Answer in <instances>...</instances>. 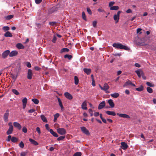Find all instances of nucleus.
<instances>
[{"instance_id": "obj_56", "label": "nucleus", "mask_w": 156, "mask_h": 156, "mask_svg": "<svg viewBox=\"0 0 156 156\" xmlns=\"http://www.w3.org/2000/svg\"><path fill=\"white\" fill-rule=\"evenodd\" d=\"M87 11L89 14L91 15L92 14V12L90 9L88 8H87Z\"/></svg>"}, {"instance_id": "obj_54", "label": "nucleus", "mask_w": 156, "mask_h": 156, "mask_svg": "<svg viewBox=\"0 0 156 156\" xmlns=\"http://www.w3.org/2000/svg\"><path fill=\"white\" fill-rule=\"evenodd\" d=\"M115 4V2H111L109 3V7H112Z\"/></svg>"}, {"instance_id": "obj_8", "label": "nucleus", "mask_w": 156, "mask_h": 156, "mask_svg": "<svg viewBox=\"0 0 156 156\" xmlns=\"http://www.w3.org/2000/svg\"><path fill=\"white\" fill-rule=\"evenodd\" d=\"M64 96L66 98L69 100H71L73 99L72 96L69 92H66L64 93Z\"/></svg>"}, {"instance_id": "obj_4", "label": "nucleus", "mask_w": 156, "mask_h": 156, "mask_svg": "<svg viewBox=\"0 0 156 156\" xmlns=\"http://www.w3.org/2000/svg\"><path fill=\"white\" fill-rule=\"evenodd\" d=\"M10 51L9 50H7L5 51L2 55V58L5 59L6 58L8 55H9Z\"/></svg>"}, {"instance_id": "obj_29", "label": "nucleus", "mask_w": 156, "mask_h": 156, "mask_svg": "<svg viewBox=\"0 0 156 156\" xmlns=\"http://www.w3.org/2000/svg\"><path fill=\"white\" fill-rule=\"evenodd\" d=\"M119 9V6H113L111 7L110 8V9L111 10H117Z\"/></svg>"}, {"instance_id": "obj_3", "label": "nucleus", "mask_w": 156, "mask_h": 156, "mask_svg": "<svg viewBox=\"0 0 156 156\" xmlns=\"http://www.w3.org/2000/svg\"><path fill=\"white\" fill-rule=\"evenodd\" d=\"M57 132L61 135H65L66 133V130L63 128H59L57 129Z\"/></svg>"}, {"instance_id": "obj_19", "label": "nucleus", "mask_w": 156, "mask_h": 156, "mask_svg": "<svg viewBox=\"0 0 156 156\" xmlns=\"http://www.w3.org/2000/svg\"><path fill=\"white\" fill-rule=\"evenodd\" d=\"M83 70L87 75L90 74L91 71V69H90L84 68L83 69Z\"/></svg>"}, {"instance_id": "obj_6", "label": "nucleus", "mask_w": 156, "mask_h": 156, "mask_svg": "<svg viewBox=\"0 0 156 156\" xmlns=\"http://www.w3.org/2000/svg\"><path fill=\"white\" fill-rule=\"evenodd\" d=\"M117 115L119 117L123 118H126L127 119H129L130 118V116L129 115L125 114L117 113Z\"/></svg>"}, {"instance_id": "obj_58", "label": "nucleus", "mask_w": 156, "mask_h": 156, "mask_svg": "<svg viewBox=\"0 0 156 156\" xmlns=\"http://www.w3.org/2000/svg\"><path fill=\"white\" fill-rule=\"evenodd\" d=\"M42 1V0H35V3L37 4H40Z\"/></svg>"}, {"instance_id": "obj_62", "label": "nucleus", "mask_w": 156, "mask_h": 156, "mask_svg": "<svg viewBox=\"0 0 156 156\" xmlns=\"http://www.w3.org/2000/svg\"><path fill=\"white\" fill-rule=\"evenodd\" d=\"M34 69L36 70L37 71H38L41 69L38 66H35Z\"/></svg>"}, {"instance_id": "obj_43", "label": "nucleus", "mask_w": 156, "mask_h": 156, "mask_svg": "<svg viewBox=\"0 0 156 156\" xmlns=\"http://www.w3.org/2000/svg\"><path fill=\"white\" fill-rule=\"evenodd\" d=\"M13 17V15H9L7 16L6 17V19L7 20H9L12 18Z\"/></svg>"}, {"instance_id": "obj_59", "label": "nucleus", "mask_w": 156, "mask_h": 156, "mask_svg": "<svg viewBox=\"0 0 156 156\" xmlns=\"http://www.w3.org/2000/svg\"><path fill=\"white\" fill-rule=\"evenodd\" d=\"M36 131L38 132V133L40 134L41 132L40 128L39 127H37L36 128Z\"/></svg>"}, {"instance_id": "obj_64", "label": "nucleus", "mask_w": 156, "mask_h": 156, "mask_svg": "<svg viewBox=\"0 0 156 156\" xmlns=\"http://www.w3.org/2000/svg\"><path fill=\"white\" fill-rule=\"evenodd\" d=\"M142 29L141 28H138L137 29V33H139L140 34L141 33V32H140L141 30Z\"/></svg>"}, {"instance_id": "obj_44", "label": "nucleus", "mask_w": 156, "mask_h": 156, "mask_svg": "<svg viewBox=\"0 0 156 156\" xmlns=\"http://www.w3.org/2000/svg\"><path fill=\"white\" fill-rule=\"evenodd\" d=\"M56 22H50L49 23V25L51 26H53L56 24Z\"/></svg>"}, {"instance_id": "obj_18", "label": "nucleus", "mask_w": 156, "mask_h": 156, "mask_svg": "<svg viewBox=\"0 0 156 156\" xmlns=\"http://www.w3.org/2000/svg\"><path fill=\"white\" fill-rule=\"evenodd\" d=\"M9 115V113L8 112H6L5 113L4 115V121L5 122H7L8 121V117Z\"/></svg>"}, {"instance_id": "obj_10", "label": "nucleus", "mask_w": 156, "mask_h": 156, "mask_svg": "<svg viewBox=\"0 0 156 156\" xmlns=\"http://www.w3.org/2000/svg\"><path fill=\"white\" fill-rule=\"evenodd\" d=\"M105 106V101H103L101 102L99 104L98 108V109H101L103 108Z\"/></svg>"}, {"instance_id": "obj_50", "label": "nucleus", "mask_w": 156, "mask_h": 156, "mask_svg": "<svg viewBox=\"0 0 156 156\" xmlns=\"http://www.w3.org/2000/svg\"><path fill=\"white\" fill-rule=\"evenodd\" d=\"M26 64L27 66L28 67L30 68L31 67V66L30 63V62H26Z\"/></svg>"}, {"instance_id": "obj_37", "label": "nucleus", "mask_w": 156, "mask_h": 156, "mask_svg": "<svg viewBox=\"0 0 156 156\" xmlns=\"http://www.w3.org/2000/svg\"><path fill=\"white\" fill-rule=\"evenodd\" d=\"M82 153L80 152H77L74 154L73 156H81Z\"/></svg>"}, {"instance_id": "obj_34", "label": "nucleus", "mask_w": 156, "mask_h": 156, "mask_svg": "<svg viewBox=\"0 0 156 156\" xmlns=\"http://www.w3.org/2000/svg\"><path fill=\"white\" fill-rule=\"evenodd\" d=\"M18 141V139L16 138V137L13 136L11 138V141L15 143L17 142Z\"/></svg>"}, {"instance_id": "obj_15", "label": "nucleus", "mask_w": 156, "mask_h": 156, "mask_svg": "<svg viewBox=\"0 0 156 156\" xmlns=\"http://www.w3.org/2000/svg\"><path fill=\"white\" fill-rule=\"evenodd\" d=\"M29 140L31 144L37 146L39 144L38 142L30 138L29 139Z\"/></svg>"}, {"instance_id": "obj_52", "label": "nucleus", "mask_w": 156, "mask_h": 156, "mask_svg": "<svg viewBox=\"0 0 156 156\" xmlns=\"http://www.w3.org/2000/svg\"><path fill=\"white\" fill-rule=\"evenodd\" d=\"M11 135H9L8 136L7 139L6 140V141L9 142L11 140Z\"/></svg>"}, {"instance_id": "obj_9", "label": "nucleus", "mask_w": 156, "mask_h": 156, "mask_svg": "<svg viewBox=\"0 0 156 156\" xmlns=\"http://www.w3.org/2000/svg\"><path fill=\"white\" fill-rule=\"evenodd\" d=\"M33 73L32 70L31 69H29L27 72V78L28 79L30 80L32 79Z\"/></svg>"}, {"instance_id": "obj_33", "label": "nucleus", "mask_w": 156, "mask_h": 156, "mask_svg": "<svg viewBox=\"0 0 156 156\" xmlns=\"http://www.w3.org/2000/svg\"><path fill=\"white\" fill-rule=\"evenodd\" d=\"M64 57L65 58H67L69 60H70L72 59L73 57V56L71 55H69L68 54H66L64 56Z\"/></svg>"}, {"instance_id": "obj_47", "label": "nucleus", "mask_w": 156, "mask_h": 156, "mask_svg": "<svg viewBox=\"0 0 156 156\" xmlns=\"http://www.w3.org/2000/svg\"><path fill=\"white\" fill-rule=\"evenodd\" d=\"M57 99L59 105V106L62 105V101L60 98H58Z\"/></svg>"}, {"instance_id": "obj_20", "label": "nucleus", "mask_w": 156, "mask_h": 156, "mask_svg": "<svg viewBox=\"0 0 156 156\" xmlns=\"http://www.w3.org/2000/svg\"><path fill=\"white\" fill-rule=\"evenodd\" d=\"M49 132L54 137H57L58 136V134L56 132H54L52 129H50Z\"/></svg>"}, {"instance_id": "obj_13", "label": "nucleus", "mask_w": 156, "mask_h": 156, "mask_svg": "<svg viewBox=\"0 0 156 156\" xmlns=\"http://www.w3.org/2000/svg\"><path fill=\"white\" fill-rule=\"evenodd\" d=\"M108 103L110 106L111 108H113L115 106V104L113 102L112 100L111 99H109L108 101Z\"/></svg>"}, {"instance_id": "obj_42", "label": "nucleus", "mask_w": 156, "mask_h": 156, "mask_svg": "<svg viewBox=\"0 0 156 156\" xmlns=\"http://www.w3.org/2000/svg\"><path fill=\"white\" fill-rule=\"evenodd\" d=\"M9 29V27L8 26H4L3 28V29L4 31H8Z\"/></svg>"}, {"instance_id": "obj_41", "label": "nucleus", "mask_w": 156, "mask_h": 156, "mask_svg": "<svg viewBox=\"0 0 156 156\" xmlns=\"http://www.w3.org/2000/svg\"><path fill=\"white\" fill-rule=\"evenodd\" d=\"M27 99L26 98H24L22 100L23 104H27Z\"/></svg>"}, {"instance_id": "obj_11", "label": "nucleus", "mask_w": 156, "mask_h": 156, "mask_svg": "<svg viewBox=\"0 0 156 156\" xmlns=\"http://www.w3.org/2000/svg\"><path fill=\"white\" fill-rule=\"evenodd\" d=\"M13 124L14 127L17 128L19 130H20L21 129L22 126L19 123L16 122H14L13 123Z\"/></svg>"}, {"instance_id": "obj_51", "label": "nucleus", "mask_w": 156, "mask_h": 156, "mask_svg": "<svg viewBox=\"0 0 156 156\" xmlns=\"http://www.w3.org/2000/svg\"><path fill=\"white\" fill-rule=\"evenodd\" d=\"M97 22L96 21H94L93 22V26L94 27H95L96 26Z\"/></svg>"}, {"instance_id": "obj_28", "label": "nucleus", "mask_w": 156, "mask_h": 156, "mask_svg": "<svg viewBox=\"0 0 156 156\" xmlns=\"http://www.w3.org/2000/svg\"><path fill=\"white\" fill-rule=\"evenodd\" d=\"M74 83L75 84L77 85L79 83V79L76 76H75L74 77Z\"/></svg>"}, {"instance_id": "obj_22", "label": "nucleus", "mask_w": 156, "mask_h": 156, "mask_svg": "<svg viewBox=\"0 0 156 156\" xmlns=\"http://www.w3.org/2000/svg\"><path fill=\"white\" fill-rule=\"evenodd\" d=\"M103 88V89L102 90L105 91H106L109 88V87L107 83H105L104 84Z\"/></svg>"}, {"instance_id": "obj_63", "label": "nucleus", "mask_w": 156, "mask_h": 156, "mask_svg": "<svg viewBox=\"0 0 156 156\" xmlns=\"http://www.w3.org/2000/svg\"><path fill=\"white\" fill-rule=\"evenodd\" d=\"M45 128H46V129L47 130L49 131V130L50 129H49V126H48V124H46L45 125Z\"/></svg>"}, {"instance_id": "obj_21", "label": "nucleus", "mask_w": 156, "mask_h": 156, "mask_svg": "<svg viewBox=\"0 0 156 156\" xmlns=\"http://www.w3.org/2000/svg\"><path fill=\"white\" fill-rule=\"evenodd\" d=\"M105 113L108 115L115 116L116 115L115 113L113 111H107L105 112Z\"/></svg>"}, {"instance_id": "obj_39", "label": "nucleus", "mask_w": 156, "mask_h": 156, "mask_svg": "<svg viewBox=\"0 0 156 156\" xmlns=\"http://www.w3.org/2000/svg\"><path fill=\"white\" fill-rule=\"evenodd\" d=\"M82 17L84 20L86 21L87 20L86 15L84 12H82Z\"/></svg>"}, {"instance_id": "obj_36", "label": "nucleus", "mask_w": 156, "mask_h": 156, "mask_svg": "<svg viewBox=\"0 0 156 156\" xmlns=\"http://www.w3.org/2000/svg\"><path fill=\"white\" fill-rule=\"evenodd\" d=\"M147 92L150 93H151L153 92V90L152 89L149 87H147Z\"/></svg>"}, {"instance_id": "obj_16", "label": "nucleus", "mask_w": 156, "mask_h": 156, "mask_svg": "<svg viewBox=\"0 0 156 156\" xmlns=\"http://www.w3.org/2000/svg\"><path fill=\"white\" fill-rule=\"evenodd\" d=\"M121 144L122 146V149L125 150L127 148L128 145L125 142H122L121 143Z\"/></svg>"}, {"instance_id": "obj_53", "label": "nucleus", "mask_w": 156, "mask_h": 156, "mask_svg": "<svg viewBox=\"0 0 156 156\" xmlns=\"http://www.w3.org/2000/svg\"><path fill=\"white\" fill-rule=\"evenodd\" d=\"M35 111V109H32L28 110V112L29 113H33Z\"/></svg>"}, {"instance_id": "obj_26", "label": "nucleus", "mask_w": 156, "mask_h": 156, "mask_svg": "<svg viewBox=\"0 0 156 156\" xmlns=\"http://www.w3.org/2000/svg\"><path fill=\"white\" fill-rule=\"evenodd\" d=\"M110 95L114 98H116L119 96V94L118 93H115L111 94Z\"/></svg>"}, {"instance_id": "obj_45", "label": "nucleus", "mask_w": 156, "mask_h": 156, "mask_svg": "<svg viewBox=\"0 0 156 156\" xmlns=\"http://www.w3.org/2000/svg\"><path fill=\"white\" fill-rule=\"evenodd\" d=\"M147 85L150 87H153L154 86V85L152 84L151 83L147 82L146 83Z\"/></svg>"}, {"instance_id": "obj_55", "label": "nucleus", "mask_w": 156, "mask_h": 156, "mask_svg": "<svg viewBox=\"0 0 156 156\" xmlns=\"http://www.w3.org/2000/svg\"><path fill=\"white\" fill-rule=\"evenodd\" d=\"M89 113L90 114V115L91 116H92L93 115V111L91 109H90L88 110Z\"/></svg>"}, {"instance_id": "obj_2", "label": "nucleus", "mask_w": 156, "mask_h": 156, "mask_svg": "<svg viewBox=\"0 0 156 156\" xmlns=\"http://www.w3.org/2000/svg\"><path fill=\"white\" fill-rule=\"evenodd\" d=\"M121 12V11L118 12L117 14H115L113 16L114 20L115 21V23H117L118 22L119 19L120 14Z\"/></svg>"}, {"instance_id": "obj_48", "label": "nucleus", "mask_w": 156, "mask_h": 156, "mask_svg": "<svg viewBox=\"0 0 156 156\" xmlns=\"http://www.w3.org/2000/svg\"><path fill=\"white\" fill-rule=\"evenodd\" d=\"M27 128L25 127H23L22 129V131L24 133H27Z\"/></svg>"}, {"instance_id": "obj_1", "label": "nucleus", "mask_w": 156, "mask_h": 156, "mask_svg": "<svg viewBox=\"0 0 156 156\" xmlns=\"http://www.w3.org/2000/svg\"><path fill=\"white\" fill-rule=\"evenodd\" d=\"M113 46L116 48L129 50V48L126 46L123 45L120 43H114Z\"/></svg>"}, {"instance_id": "obj_46", "label": "nucleus", "mask_w": 156, "mask_h": 156, "mask_svg": "<svg viewBox=\"0 0 156 156\" xmlns=\"http://www.w3.org/2000/svg\"><path fill=\"white\" fill-rule=\"evenodd\" d=\"M19 146L22 148H23L24 147V144L22 141H21L19 144Z\"/></svg>"}, {"instance_id": "obj_60", "label": "nucleus", "mask_w": 156, "mask_h": 156, "mask_svg": "<svg viewBox=\"0 0 156 156\" xmlns=\"http://www.w3.org/2000/svg\"><path fill=\"white\" fill-rule=\"evenodd\" d=\"M99 115V112H95L94 114V115L95 117L98 116Z\"/></svg>"}, {"instance_id": "obj_12", "label": "nucleus", "mask_w": 156, "mask_h": 156, "mask_svg": "<svg viewBox=\"0 0 156 156\" xmlns=\"http://www.w3.org/2000/svg\"><path fill=\"white\" fill-rule=\"evenodd\" d=\"M18 52L16 51H13L11 52H9V56L10 57H12L15 56L18 54Z\"/></svg>"}, {"instance_id": "obj_35", "label": "nucleus", "mask_w": 156, "mask_h": 156, "mask_svg": "<svg viewBox=\"0 0 156 156\" xmlns=\"http://www.w3.org/2000/svg\"><path fill=\"white\" fill-rule=\"evenodd\" d=\"M12 92L14 94L17 95H19L20 94L17 91V90L15 89H12Z\"/></svg>"}, {"instance_id": "obj_57", "label": "nucleus", "mask_w": 156, "mask_h": 156, "mask_svg": "<svg viewBox=\"0 0 156 156\" xmlns=\"http://www.w3.org/2000/svg\"><path fill=\"white\" fill-rule=\"evenodd\" d=\"M11 77L13 79L15 80L17 77V76H15L13 74H12Z\"/></svg>"}, {"instance_id": "obj_32", "label": "nucleus", "mask_w": 156, "mask_h": 156, "mask_svg": "<svg viewBox=\"0 0 156 156\" xmlns=\"http://www.w3.org/2000/svg\"><path fill=\"white\" fill-rule=\"evenodd\" d=\"M31 101L36 105L38 104L39 102V100L36 98L32 99Z\"/></svg>"}, {"instance_id": "obj_14", "label": "nucleus", "mask_w": 156, "mask_h": 156, "mask_svg": "<svg viewBox=\"0 0 156 156\" xmlns=\"http://www.w3.org/2000/svg\"><path fill=\"white\" fill-rule=\"evenodd\" d=\"M135 73L137 74L139 77L140 78L142 74H143V71L140 69L136 70Z\"/></svg>"}, {"instance_id": "obj_38", "label": "nucleus", "mask_w": 156, "mask_h": 156, "mask_svg": "<svg viewBox=\"0 0 156 156\" xmlns=\"http://www.w3.org/2000/svg\"><path fill=\"white\" fill-rule=\"evenodd\" d=\"M65 138V136H61L58 137L57 139V140L58 141L62 140H63Z\"/></svg>"}, {"instance_id": "obj_31", "label": "nucleus", "mask_w": 156, "mask_h": 156, "mask_svg": "<svg viewBox=\"0 0 156 156\" xmlns=\"http://www.w3.org/2000/svg\"><path fill=\"white\" fill-rule=\"evenodd\" d=\"M59 116V113H57L56 114H55V115H54V122H56L57 118Z\"/></svg>"}, {"instance_id": "obj_30", "label": "nucleus", "mask_w": 156, "mask_h": 156, "mask_svg": "<svg viewBox=\"0 0 156 156\" xmlns=\"http://www.w3.org/2000/svg\"><path fill=\"white\" fill-rule=\"evenodd\" d=\"M144 87L142 85H141L140 87L136 88L135 89L137 91H141L144 90Z\"/></svg>"}, {"instance_id": "obj_49", "label": "nucleus", "mask_w": 156, "mask_h": 156, "mask_svg": "<svg viewBox=\"0 0 156 156\" xmlns=\"http://www.w3.org/2000/svg\"><path fill=\"white\" fill-rule=\"evenodd\" d=\"M27 154V152H22L20 154L21 156H26Z\"/></svg>"}, {"instance_id": "obj_17", "label": "nucleus", "mask_w": 156, "mask_h": 156, "mask_svg": "<svg viewBox=\"0 0 156 156\" xmlns=\"http://www.w3.org/2000/svg\"><path fill=\"white\" fill-rule=\"evenodd\" d=\"M87 102L86 101H85L82 103L81 105V108L83 110H87Z\"/></svg>"}, {"instance_id": "obj_7", "label": "nucleus", "mask_w": 156, "mask_h": 156, "mask_svg": "<svg viewBox=\"0 0 156 156\" xmlns=\"http://www.w3.org/2000/svg\"><path fill=\"white\" fill-rule=\"evenodd\" d=\"M128 85H131L134 87H136L135 85L134 84L132 83L131 82L130 80H128V81H126L123 85V87H125Z\"/></svg>"}, {"instance_id": "obj_25", "label": "nucleus", "mask_w": 156, "mask_h": 156, "mask_svg": "<svg viewBox=\"0 0 156 156\" xmlns=\"http://www.w3.org/2000/svg\"><path fill=\"white\" fill-rule=\"evenodd\" d=\"M13 131V127H9V129L6 132V133L8 135L12 133Z\"/></svg>"}, {"instance_id": "obj_5", "label": "nucleus", "mask_w": 156, "mask_h": 156, "mask_svg": "<svg viewBox=\"0 0 156 156\" xmlns=\"http://www.w3.org/2000/svg\"><path fill=\"white\" fill-rule=\"evenodd\" d=\"M80 129L82 132L87 135H89L90 133L89 131L87 129V128L84 126L80 127Z\"/></svg>"}, {"instance_id": "obj_61", "label": "nucleus", "mask_w": 156, "mask_h": 156, "mask_svg": "<svg viewBox=\"0 0 156 156\" xmlns=\"http://www.w3.org/2000/svg\"><path fill=\"white\" fill-rule=\"evenodd\" d=\"M56 40H57V38H56V37L55 36H54L52 40V42L53 43H55V41H56Z\"/></svg>"}, {"instance_id": "obj_23", "label": "nucleus", "mask_w": 156, "mask_h": 156, "mask_svg": "<svg viewBox=\"0 0 156 156\" xmlns=\"http://www.w3.org/2000/svg\"><path fill=\"white\" fill-rule=\"evenodd\" d=\"M5 37H12V35L9 31H7L4 34Z\"/></svg>"}, {"instance_id": "obj_24", "label": "nucleus", "mask_w": 156, "mask_h": 156, "mask_svg": "<svg viewBox=\"0 0 156 156\" xmlns=\"http://www.w3.org/2000/svg\"><path fill=\"white\" fill-rule=\"evenodd\" d=\"M16 47L19 49H23L24 48V46L21 43H18L16 44Z\"/></svg>"}, {"instance_id": "obj_27", "label": "nucleus", "mask_w": 156, "mask_h": 156, "mask_svg": "<svg viewBox=\"0 0 156 156\" xmlns=\"http://www.w3.org/2000/svg\"><path fill=\"white\" fill-rule=\"evenodd\" d=\"M41 118L44 122H47V119L44 115H41Z\"/></svg>"}, {"instance_id": "obj_40", "label": "nucleus", "mask_w": 156, "mask_h": 156, "mask_svg": "<svg viewBox=\"0 0 156 156\" xmlns=\"http://www.w3.org/2000/svg\"><path fill=\"white\" fill-rule=\"evenodd\" d=\"M69 49L66 48H64L62 49L61 52H68L69 51Z\"/></svg>"}]
</instances>
